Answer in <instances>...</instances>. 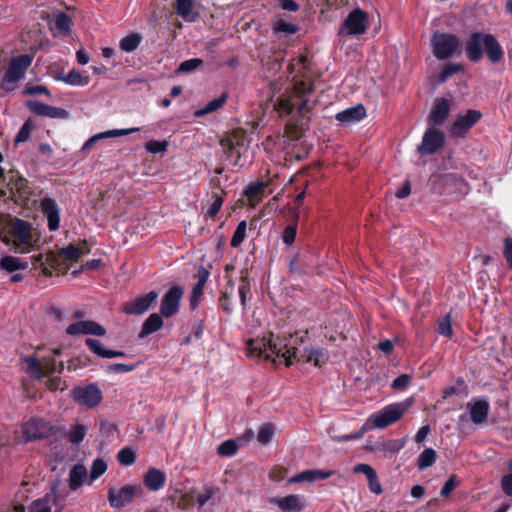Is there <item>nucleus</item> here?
Instances as JSON below:
<instances>
[{"instance_id":"obj_56","label":"nucleus","mask_w":512,"mask_h":512,"mask_svg":"<svg viewBox=\"0 0 512 512\" xmlns=\"http://www.w3.org/2000/svg\"><path fill=\"white\" fill-rule=\"evenodd\" d=\"M297 235V224H290L286 226L282 233V241L286 245H291L294 243Z\"/></svg>"},{"instance_id":"obj_31","label":"nucleus","mask_w":512,"mask_h":512,"mask_svg":"<svg viewBox=\"0 0 512 512\" xmlns=\"http://www.w3.org/2000/svg\"><path fill=\"white\" fill-rule=\"evenodd\" d=\"M228 95L227 93H222L218 98L211 100L208 102L203 108L197 109L194 112V116L196 118L203 117L205 115L211 114L218 109H220L227 101Z\"/></svg>"},{"instance_id":"obj_7","label":"nucleus","mask_w":512,"mask_h":512,"mask_svg":"<svg viewBox=\"0 0 512 512\" xmlns=\"http://www.w3.org/2000/svg\"><path fill=\"white\" fill-rule=\"evenodd\" d=\"M368 14L360 9H353L341 24L338 35L339 36H356L365 33L367 29Z\"/></svg>"},{"instance_id":"obj_53","label":"nucleus","mask_w":512,"mask_h":512,"mask_svg":"<svg viewBox=\"0 0 512 512\" xmlns=\"http://www.w3.org/2000/svg\"><path fill=\"white\" fill-rule=\"evenodd\" d=\"M203 64V60L200 58H191L180 63L177 71L181 73H189Z\"/></svg>"},{"instance_id":"obj_29","label":"nucleus","mask_w":512,"mask_h":512,"mask_svg":"<svg viewBox=\"0 0 512 512\" xmlns=\"http://www.w3.org/2000/svg\"><path fill=\"white\" fill-rule=\"evenodd\" d=\"M51 503L54 505L58 503L56 487H53L51 492L43 498L33 501L30 506V512H51Z\"/></svg>"},{"instance_id":"obj_57","label":"nucleus","mask_w":512,"mask_h":512,"mask_svg":"<svg viewBox=\"0 0 512 512\" xmlns=\"http://www.w3.org/2000/svg\"><path fill=\"white\" fill-rule=\"evenodd\" d=\"M204 287L203 284L196 283L191 291L190 295V306L192 309H195L200 301V298L203 296L204 293Z\"/></svg>"},{"instance_id":"obj_15","label":"nucleus","mask_w":512,"mask_h":512,"mask_svg":"<svg viewBox=\"0 0 512 512\" xmlns=\"http://www.w3.org/2000/svg\"><path fill=\"white\" fill-rule=\"evenodd\" d=\"M40 210L47 219V225L50 231L58 230L60 226V209L57 202L48 197L40 200Z\"/></svg>"},{"instance_id":"obj_13","label":"nucleus","mask_w":512,"mask_h":512,"mask_svg":"<svg viewBox=\"0 0 512 512\" xmlns=\"http://www.w3.org/2000/svg\"><path fill=\"white\" fill-rule=\"evenodd\" d=\"M138 490L139 487L136 485H126L120 489L110 488L108 491L109 503L114 508H122L132 502Z\"/></svg>"},{"instance_id":"obj_46","label":"nucleus","mask_w":512,"mask_h":512,"mask_svg":"<svg viewBox=\"0 0 512 512\" xmlns=\"http://www.w3.org/2000/svg\"><path fill=\"white\" fill-rule=\"evenodd\" d=\"M87 433V427L83 424H75L68 432L67 438L73 444H79Z\"/></svg>"},{"instance_id":"obj_37","label":"nucleus","mask_w":512,"mask_h":512,"mask_svg":"<svg viewBox=\"0 0 512 512\" xmlns=\"http://www.w3.org/2000/svg\"><path fill=\"white\" fill-rule=\"evenodd\" d=\"M141 41L142 36L139 33H130L120 40L119 47L124 52H133L139 47Z\"/></svg>"},{"instance_id":"obj_9","label":"nucleus","mask_w":512,"mask_h":512,"mask_svg":"<svg viewBox=\"0 0 512 512\" xmlns=\"http://www.w3.org/2000/svg\"><path fill=\"white\" fill-rule=\"evenodd\" d=\"M158 292L151 290L146 294L137 296L135 299L125 302L122 311L127 315H143L150 310L158 299Z\"/></svg>"},{"instance_id":"obj_5","label":"nucleus","mask_w":512,"mask_h":512,"mask_svg":"<svg viewBox=\"0 0 512 512\" xmlns=\"http://www.w3.org/2000/svg\"><path fill=\"white\" fill-rule=\"evenodd\" d=\"M430 42L433 55L438 60L451 58L458 51L460 46V40L457 35L439 31H436L432 35Z\"/></svg>"},{"instance_id":"obj_39","label":"nucleus","mask_w":512,"mask_h":512,"mask_svg":"<svg viewBox=\"0 0 512 512\" xmlns=\"http://www.w3.org/2000/svg\"><path fill=\"white\" fill-rule=\"evenodd\" d=\"M225 195L226 191L224 189H220V192H212L211 197L213 202L209 206L206 214L209 218H214L219 213L223 205Z\"/></svg>"},{"instance_id":"obj_44","label":"nucleus","mask_w":512,"mask_h":512,"mask_svg":"<svg viewBox=\"0 0 512 512\" xmlns=\"http://www.w3.org/2000/svg\"><path fill=\"white\" fill-rule=\"evenodd\" d=\"M467 385L462 377L457 378L456 385L446 387L443 390V398L447 399L453 395L464 394L467 395Z\"/></svg>"},{"instance_id":"obj_10","label":"nucleus","mask_w":512,"mask_h":512,"mask_svg":"<svg viewBox=\"0 0 512 512\" xmlns=\"http://www.w3.org/2000/svg\"><path fill=\"white\" fill-rule=\"evenodd\" d=\"M445 143V134L435 128H428L423 135L421 144L417 147V151L421 155H431L440 150Z\"/></svg>"},{"instance_id":"obj_17","label":"nucleus","mask_w":512,"mask_h":512,"mask_svg":"<svg viewBox=\"0 0 512 512\" xmlns=\"http://www.w3.org/2000/svg\"><path fill=\"white\" fill-rule=\"evenodd\" d=\"M27 107L36 115L46 116L52 119H66L69 116V112L67 110L50 106L37 100L28 101Z\"/></svg>"},{"instance_id":"obj_24","label":"nucleus","mask_w":512,"mask_h":512,"mask_svg":"<svg viewBox=\"0 0 512 512\" xmlns=\"http://www.w3.org/2000/svg\"><path fill=\"white\" fill-rule=\"evenodd\" d=\"M471 421L476 424H482L487 420L490 405L485 399H477L472 404H468Z\"/></svg>"},{"instance_id":"obj_38","label":"nucleus","mask_w":512,"mask_h":512,"mask_svg":"<svg viewBox=\"0 0 512 512\" xmlns=\"http://www.w3.org/2000/svg\"><path fill=\"white\" fill-rule=\"evenodd\" d=\"M71 18L64 12L57 14L55 18V29L58 35L66 36L71 31Z\"/></svg>"},{"instance_id":"obj_45","label":"nucleus","mask_w":512,"mask_h":512,"mask_svg":"<svg viewBox=\"0 0 512 512\" xmlns=\"http://www.w3.org/2000/svg\"><path fill=\"white\" fill-rule=\"evenodd\" d=\"M307 254H297L289 261V271L294 274H306L307 268L304 266Z\"/></svg>"},{"instance_id":"obj_8","label":"nucleus","mask_w":512,"mask_h":512,"mask_svg":"<svg viewBox=\"0 0 512 512\" xmlns=\"http://www.w3.org/2000/svg\"><path fill=\"white\" fill-rule=\"evenodd\" d=\"M183 294L184 289L179 285H173L165 292L160 304V313L163 317L170 318L179 312Z\"/></svg>"},{"instance_id":"obj_50","label":"nucleus","mask_w":512,"mask_h":512,"mask_svg":"<svg viewBox=\"0 0 512 512\" xmlns=\"http://www.w3.org/2000/svg\"><path fill=\"white\" fill-rule=\"evenodd\" d=\"M237 450V443L232 439L222 442L217 448L218 454L226 457L235 455Z\"/></svg>"},{"instance_id":"obj_54","label":"nucleus","mask_w":512,"mask_h":512,"mask_svg":"<svg viewBox=\"0 0 512 512\" xmlns=\"http://www.w3.org/2000/svg\"><path fill=\"white\" fill-rule=\"evenodd\" d=\"M168 148L167 141L151 140L145 144V149L151 154L163 153Z\"/></svg>"},{"instance_id":"obj_20","label":"nucleus","mask_w":512,"mask_h":512,"mask_svg":"<svg viewBox=\"0 0 512 512\" xmlns=\"http://www.w3.org/2000/svg\"><path fill=\"white\" fill-rule=\"evenodd\" d=\"M71 394L73 399L80 405L88 408L96 406V385L94 384L75 387Z\"/></svg>"},{"instance_id":"obj_48","label":"nucleus","mask_w":512,"mask_h":512,"mask_svg":"<svg viewBox=\"0 0 512 512\" xmlns=\"http://www.w3.org/2000/svg\"><path fill=\"white\" fill-rule=\"evenodd\" d=\"M246 229L247 223L245 220H242L238 223L233 236L230 241V246L233 248L239 247L246 237Z\"/></svg>"},{"instance_id":"obj_41","label":"nucleus","mask_w":512,"mask_h":512,"mask_svg":"<svg viewBox=\"0 0 512 512\" xmlns=\"http://www.w3.org/2000/svg\"><path fill=\"white\" fill-rule=\"evenodd\" d=\"M238 292H239V297H240V303L243 308H246L247 294L250 292V279H249V273L247 270L241 271L240 286H239Z\"/></svg>"},{"instance_id":"obj_36","label":"nucleus","mask_w":512,"mask_h":512,"mask_svg":"<svg viewBox=\"0 0 512 512\" xmlns=\"http://www.w3.org/2000/svg\"><path fill=\"white\" fill-rule=\"evenodd\" d=\"M266 188V183L257 181L249 184L244 191V195L250 200L259 202L262 199V195Z\"/></svg>"},{"instance_id":"obj_34","label":"nucleus","mask_w":512,"mask_h":512,"mask_svg":"<svg viewBox=\"0 0 512 512\" xmlns=\"http://www.w3.org/2000/svg\"><path fill=\"white\" fill-rule=\"evenodd\" d=\"M58 79L74 86H84L89 82V77L87 75H84L75 69L71 70L67 74L61 75Z\"/></svg>"},{"instance_id":"obj_27","label":"nucleus","mask_w":512,"mask_h":512,"mask_svg":"<svg viewBox=\"0 0 512 512\" xmlns=\"http://www.w3.org/2000/svg\"><path fill=\"white\" fill-rule=\"evenodd\" d=\"M166 481V475L157 468H149L143 477V482L149 491L160 490Z\"/></svg>"},{"instance_id":"obj_40","label":"nucleus","mask_w":512,"mask_h":512,"mask_svg":"<svg viewBox=\"0 0 512 512\" xmlns=\"http://www.w3.org/2000/svg\"><path fill=\"white\" fill-rule=\"evenodd\" d=\"M306 361L313 363L314 366H321V363L324 362V358L326 352L323 348L319 347H309L304 349Z\"/></svg>"},{"instance_id":"obj_23","label":"nucleus","mask_w":512,"mask_h":512,"mask_svg":"<svg viewBox=\"0 0 512 512\" xmlns=\"http://www.w3.org/2000/svg\"><path fill=\"white\" fill-rule=\"evenodd\" d=\"M367 116L366 108L362 104L349 107L345 110L338 112L335 119L343 124H353L360 122Z\"/></svg>"},{"instance_id":"obj_14","label":"nucleus","mask_w":512,"mask_h":512,"mask_svg":"<svg viewBox=\"0 0 512 512\" xmlns=\"http://www.w3.org/2000/svg\"><path fill=\"white\" fill-rule=\"evenodd\" d=\"M486 34L487 33H483L481 31H476L471 33V35L466 40V56L473 63H477L483 58L482 47L485 44Z\"/></svg>"},{"instance_id":"obj_3","label":"nucleus","mask_w":512,"mask_h":512,"mask_svg":"<svg viewBox=\"0 0 512 512\" xmlns=\"http://www.w3.org/2000/svg\"><path fill=\"white\" fill-rule=\"evenodd\" d=\"M3 241L16 253L30 252L34 245L30 224L22 219H15L10 226L9 236Z\"/></svg>"},{"instance_id":"obj_47","label":"nucleus","mask_w":512,"mask_h":512,"mask_svg":"<svg viewBox=\"0 0 512 512\" xmlns=\"http://www.w3.org/2000/svg\"><path fill=\"white\" fill-rule=\"evenodd\" d=\"M451 322H452V320H451L450 313L447 314L446 316L438 319L437 328H436L437 333L444 337L451 338L453 336V329H452Z\"/></svg>"},{"instance_id":"obj_32","label":"nucleus","mask_w":512,"mask_h":512,"mask_svg":"<svg viewBox=\"0 0 512 512\" xmlns=\"http://www.w3.org/2000/svg\"><path fill=\"white\" fill-rule=\"evenodd\" d=\"M87 476V470L85 466L81 464L75 465L69 473V487L72 490H76L80 487Z\"/></svg>"},{"instance_id":"obj_63","label":"nucleus","mask_w":512,"mask_h":512,"mask_svg":"<svg viewBox=\"0 0 512 512\" xmlns=\"http://www.w3.org/2000/svg\"><path fill=\"white\" fill-rule=\"evenodd\" d=\"M504 258L507 262L509 269L512 270V239L507 237L504 239Z\"/></svg>"},{"instance_id":"obj_61","label":"nucleus","mask_w":512,"mask_h":512,"mask_svg":"<svg viewBox=\"0 0 512 512\" xmlns=\"http://www.w3.org/2000/svg\"><path fill=\"white\" fill-rule=\"evenodd\" d=\"M237 144L238 143L235 141V136H227V137L221 139V141H220V145L224 149V151L226 152V155L228 157L233 155L235 146Z\"/></svg>"},{"instance_id":"obj_35","label":"nucleus","mask_w":512,"mask_h":512,"mask_svg":"<svg viewBox=\"0 0 512 512\" xmlns=\"http://www.w3.org/2000/svg\"><path fill=\"white\" fill-rule=\"evenodd\" d=\"M437 459V453L433 448H425L417 458V467L424 470L431 467Z\"/></svg>"},{"instance_id":"obj_42","label":"nucleus","mask_w":512,"mask_h":512,"mask_svg":"<svg viewBox=\"0 0 512 512\" xmlns=\"http://www.w3.org/2000/svg\"><path fill=\"white\" fill-rule=\"evenodd\" d=\"M272 30L275 34H296L299 31V27L293 23L279 19L273 22Z\"/></svg>"},{"instance_id":"obj_55","label":"nucleus","mask_w":512,"mask_h":512,"mask_svg":"<svg viewBox=\"0 0 512 512\" xmlns=\"http://www.w3.org/2000/svg\"><path fill=\"white\" fill-rule=\"evenodd\" d=\"M274 431L273 427L270 424L263 425L257 435V439L260 444H268L273 437Z\"/></svg>"},{"instance_id":"obj_58","label":"nucleus","mask_w":512,"mask_h":512,"mask_svg":"<svg viewBox=\"0 0 512 512\" xmlns=\"http://www.w3.org/2000/svg\"><path fill=\"white\" fill-rule=\"evenodd\" d=\"M457 476L452 474L448 480L444 483L440 490V495L442 497H449L452 491L457 487L458 482L456 480Z\"/></svg>"},{"instance_id":"obj_62","label":"nucleus","mask_w":512,"mask_h":512,"mask_svg":"<svg viewBox=\"0 0 512 512\" xmlns=\"http://www.w3.org/2000/svg\"><path fill=\"white\" fill-rule=\"evenodd\" d=\"M406 445V438H401V439H394V440H390L385 448L392 452V453H398L400 450H402Z\"/></svg>"},{"instance_id":"obj_51","label":"nucleus","mask_w":512,"mask_h":512,"mask_svg":"<svg viewBox=\"0 0 512 512\" xmlns=\"http://www.w3.org/2000/svg\"><path fill=\"white\" fill-rule=\"evenodd\" d=\"M139 130H140V128H138V127L129 128V129H113V130H108V131H104V132L98 133V140L106 139V138H113V137H118V136H124V135H129V134L137 132Z\"/></svg>"},{"instance_id":"obj_21","label":"nucleus","mask_w":512,"mask_h":512,"mask_svg":"<svg viewBox=\"0 0 512 512\" xmlns=\"http://www.w3.org/2000/svg\"><path fill=\"white\" fill-rule=\"evenodd\" d=\"M22 432L26 440H36L45 437L47 425L42 419L31 418L22 425Z\"/></svg>"},{"instance_id":"obj_60","label":"nucleus","mask_w":512,"mask_h":512,"mask_svg":"<svg viewBox=\"0 0 512 512\" xmlns=\"http://www.w3.org/2000/svg\"><path fill=\"white\" fill-rule=\"evenodd\" d=\"M32 126L29 122H25L15 137V144L25 142L29 139Z\"/></svg>"},{"instance_id":"obj_59","label":"nucleus","mask_w":512,"mask_h":512,"mask_svg":"<svg viewBox=\"0 0 512 512\" xmlns=\"http://www.w3.org/2000/svg\"><path fill=\"white\" fill-rule=\"evenodd\" d=\"M410 382L411 377L408 374H401L393 380L391 387L394 390H404L409 386Z\"/></svg>"},{"instance_id":"obj_6","label":"nucleus","mask_w":512,"mask_h":512,"mask_svg":"<svg viewBox=\"0 0 512 512\" xmlns=\"http://www.w3.org/2000/svg\"><path fill=\"white\" fill-rule=\"evenodd\" d=\"M21 363L25 364L24 371L33 375L36 379H43L46 375L55 371L61 372L64 369L63 362L57 364L53 358L39 360L35 355L21 356Z\"/></svg>"},{"instance_id":"obj_2","label":"nucleus","mask_w":512,"mask_h":512,"mask_svg":"<svg viewBox=\"0 0 512 512\" xmlns=\"http://www.w3.org/2000/svg\"><path fill=\"white\" fill-rule=\"evenodd\" d=\"M250 353L259 358L270 360L273 355L284 359L285 365L289 367L292 359L296 358L297 348L290 345V338L274 336L269 333L261 339L248 342Z\"/></svg>"},{"instance_id":"obj_22","label":"nucleus","mask_w":512,"mask_h":512,"mask_svg":"<svg viewBox=\"0 0 512 512\" xmlns=\"http://www.w3.org/2000/svg\"><path fill=\"white\" fill-rule=\"evenodd\" d=\"M268 502L276 505L282 512H299L303 508L301 497L295 494L285 497H271Z\"/></svg>"},{"instance_id":"obj_30","label":"nucleus","mask_w":512,"mask_h":512,"mask_svg":"<svg viewBox=\"0 0 512 512\" xmlns=\"http://www.w3.org/2000/svg\"><path fill=\"white\" fill-rule=\"evenodd\" d=\"M66 333L71 336L96 334V323L93 321H78L69 325Z\"/></svg>"},{"instance_id":"obj_52","label":"nucleus","mask_w":512,"mask_h":512,"mask_svg":"<svg viewBox=\"0 0 512 512\" xmlns=\"http://www.w3.org/2000/svg\"><path fill=\"white\" fill-rule=\"evenodd\" d=\"M137 365L138 364L114 363L107 365L105 370L107 373L124 374L135 370Z\"/></svg>"},{"instance_id":"obj_11","label":"nucleus","mask_w":512,"mask_h":512,"mask_svg":"<svg viewBox=\"0 0 512 512\" xmlns=\"http://www.w3.org/2000/svg\"><path fill=\"white\" fill-rule=\"evenodd\" d=\"M33 57L29 54H22L14 57L9 64L7 71L4 74L3 80L8 83H15L22 79L26 70L32 64Z\"/></svg>"},{"instance_id":"obj_28","label":"nucleus","mask_w":512,"mask_h":512,"mask_svg":"<svg viewBox=\"0 0 512 512\" xmlns=\"http://www.w3.org/2000/svg\"><path fill=\"white\" fill-rule=\"evenodd\" d=\"M163 316L158 313H152L148 316V318L143 322L141 330L138 334L140 339H144L147 336L159 331L163 325Z\"/></svg>"},{"instance_id":"obj_43","label":"nucleus","mask_w":512,"mask_h":512,"mask_svg":"<svg viewBox=\"0 0 512 512\" xmlns=\"http://www.w3.org/2000/svg\"><path fill=\"white\" fill-rule=\"evenodd\" d=\"M464 67L460 63H447L443 66L441 72L438 75V82L445 83L449 77L463 71Z\"/></svg>"},{"instance_id":"obj_4","label":"nucleus","mask_w":512,"mask_h":512,"mask_svg":"<svg viewBox=\"0 0 512 512\" xmlns=\"http://www.w3.org/2000/svg\"><path fill=\"white\" fill-rule=\"evenodd\" d=\"M410 404L406 401L386 405L378 412L369 417L374 428L384 429L399 421L409 409Z\"/></svg>"},{"instance_id":"obj_12","label":"nucleus","mask_w":512,"mask_h":512,"mask_svg":"<svg viewBox=\"0 0 512 512\" xmlns=\"http://www.w3.org/2000/svg\"><path fill=\"white\" fill-rule=\"evenodd\" d=\"M479 110L469 109L464 115H458L452 124L451 132L458 137L465 134L482 118Z\"/></svg>"},{"instance_id":"obj_64","label":"nucleus","mask_w":512,"mask_h":512,"mask_svg":"<svg viewBox=\"0 0 512 512\" xmlns=\"http://www.w3.org/2000/svg\"><path fill=\"white\" fill-rule=\"evenodd\" d=\"M501 489L506 496L512 497V474L502 476Z\"/></svg>"},{"instance_id":"obj_25","label":"nucleus","mask_w":512,"mask_h":512,"mask_svg":"<svg viewBox=\"0 0 512 512\" xmlns=\"http://www.w3.org/2000/svg\"><path fill=\"white\" fill-rule=\"evenodd\" d=\"M334 474V471H325L320 469H311L302 471L293 477L290 478L289 482L291 483H301V482H315L319 480L328 479Z\"/></svg>"},{"instance_id":"obj_18","label":"nucleus","mask_w":512,"mask_h":512,"mask_svg":"<svg viewBox=\"0 0 512 512\" xmlns=\"http://www.w3.org/2000/svg\"><path fill=\"white\" fill-rule=\"evenodd\" d=\"M449 113V101L444 97L436 98L428 116V123L432 126H440L446 121Z\"/></svg>"},{"instance_id":"obj_16","label":"nucleus","mask_w":512,"mask_h":512,"mask_svg":"<svg viewBox=\"0 0 512 512\" xmlns=\"http://www.w3.org/2000/svg\"><path fill=\"white\" fill-rule=\"evenodd\" d=\"M85 253V250L78 248L74 245H68L59 250L57 254H50L47 256L46 261L51 262V265L72 264L76 262L81 255Z\"/></svg>"},{"instance_id":"obj_33","label":"nucleus","mask_w":512,"mask_h":512,"mask_svg":"<svg viewBox=\"0 0 512 512\" xmlns=\"http://www.w3.org/2000/svg\"><path fill=\"white\" fill-rule=\"evenodd\" d=\"M28 267L27 262L13 256H4L0 259V268L12 273L17 270H25Z\"/></svg>"},{"instance_id":"obj_1","label":"nucleus","mask_w":512,"mask_h":512,"mask_svg":"<svg viewBox=\"0 0 512 512\" xmlns=\"http://www.w3.org/2000/svg\"><path fill=\"white\" fill-rule=\"evenodd\" d=\"M314 91L312 83L305 81H297L291 94L283 95L278 100L279 110L290 115L295 109H297V115L289 123V127L292 126L299 132H303L311 121L310 113L317 104V101H311L308 96Z\"/></svg>"},{"instance_id":"obj_49","label":"nucleus","mask_w":512,"mask_h":512,"mask_svg":"<svg viewBox=\"0 0 512 512\" xmlns=\"http://www.w3.org/2000/svg\"><path fill=\"white\" fill-rule=\"evenodd\" d=\"M117 459L120 464L130 466L135 462L136 454L133 449L124 447L118 452Z\"/></svg>"},{"instance_id":"obj_26","label":"nucleus","mask_w":512,"mask_h":512,"mask_svg":"<svg viewBox=\"0 0 512 512\" xmlns=\"http://www.w3.org/2000/svg\"><path fill=\"white\" fill-rule=\"evenodd\" d=\"M484 48L490 62L495 64L503 59V48L493 34H486Z\"/></svg>"},{"instance_id":"obj_19","label":"nucleus","mask_w":512,"mask_h":512,"mask_svg":"<svg viewBox=\"0 0 512 512\" xmlns=\"http://www.w3.org/2000/svg\"><path fill=\"white\" fill-rule=\"evenodd\" d=\"M195 0H174L173 8L178 16H180L185 22L194 23L199 17L200 13L196 9Z\"/></svg>"}]
</instances>
